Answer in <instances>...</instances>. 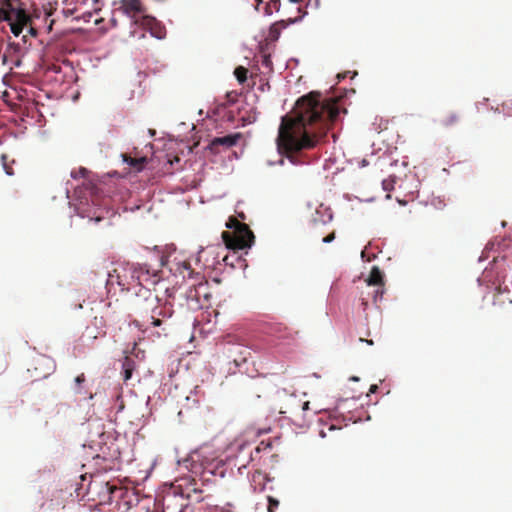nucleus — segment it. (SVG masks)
Returning <instances> with one entry per match:
<instances>
[{"label": "nucleus", "mask_w": 512, "mask_h": 512, "mask_svg": "<svg viewBox=\"0 0 512 512\" xmlns=\"http://www.w3.org/2000/svg\"><path fill=\"white\" fill-rule=\"evenodd\" d=\"M337 102L321 99L318 92H310L296 102L294 116L282 117L277 146L282 154L312 149L325 137L339 116Z\"/></svg>", "instance_id": "nucleus-1"}, {"label": "nucleus", "mask_w": 512, "mask_h": 512, "mask_svg": "<svg viewBox=\"0 0 512 512\" xmlns=\"http://www.w3.org/2000/svg\"><path fill=\"white\" fill-rule=\"evenodd\" d=\"M226 227L232 230L222 232V239L228 249L243 250L253 245L255 236L247 224L236 217H229Z\"/></svg>", "instance_id": "nucleus-2"}, {"label": "nucleus", "mask_w": 512, "mask_h": 512, "mask_svg": "<svg viewBox=\"0 0 512 512\" xmlns=\"http://www.w3.org/2000/svg\"><path fill=\"white\" fill-rule=\"evenodd\" d=\"M7 22L11 32L17 37L31 19L18 0H0V22Z\"/></svg>", "instance_id": "nucleus-3"}, {"label": "nucleus", "mask_w": 512, "mask_h": 512, "mask_svg": "<svg viewBox=\"0 0 512 512\" xmlns=\"http://www.w3.org/2000/svg\"><path fill=\"white\" fill-rule=\"evenodd\" d=\"M145 303V308L141 312L145 330L166 325L167 320L174 314L173 305L170 302L162 303L157 297L146 298Z\"/></svg>", "instance_id": "nucleus-4"}, {"label": "nucleus", "mask_w": 512, "mask_h": 512, "mask_svg": "<svg viewBox=\"0 0 512 512\" xmlns=\"http://www.w3.org/2000/svg\"><path fill=\"white\" fill-rule=\"evenodd\" d=\"M136 264L122 263L116 266V285L122 291H130L137 287L136 283Z\"/></svg>", "instance_id": "nucleus-5"}, {"label": "nucleus", "mask_w": 512, "mask_h": 512, "mask_svg": "<svg viewBox=\"0 0 512 512\" xmlns=\"http://www.w3.org/2000/svg\"><path fill=\"white\" fill-rule=\"evenodd\" d=\"M115 5H117L116 10L126 15L133 24L147 12L142 0H119L115 2Z\"/></svg>", "instance_id": "nucleus-6"}, {"label": "nucleus", "mask_w": 512, "mask_h": 512, "mask_svg": "<svg viewBox=\"0 0 512 512\" xmlns=\"http://www.w3.org/2000/svg\"><path fill=\"white\" fill-rule=\"evenodd\" d=\"M134 25L149 31L153 37L158 39L165 37V27L155 17L148 15L147 12L139 20H136Z\"/></svg>", "instance_id": "nucleus-7"}, {"label": "nucleus", "mask_w": 512, "mask_h": 512, "mask_svg": "<svg viewBox=\"0 0 512 512\" xmlns=\"http://www.w3.org/2000/svg\"><path fill=\"white\" fill-rule=\"evenodd\" d=\"M241 139H242V134L239 132L234 133V134L225 135L222 137H215L210 142L209 149L211 150L212 153L218 154L221 152L220 147H223L224 149L231 148V147L237 145V143Z\"/></svg>", "instance_id": "nucleus-8"}, {"label": "nucleus", "mask_w": 512, "mask_h": 512, "mask_svg": "<svg viewBox=\"0 0 512 512\" xmlns=\"http://www.w3.org/2000/svg\"><path fill=\"white\" fill-rule=\"evenodd\" d=\"M136 283L137 286L146 284H156L159 280L158 271L150 269L146 264L136 265Z\"/></svg>", "instance_id": "nucleus-9"}, {"label": "nucleus", "mask_w": 512, "mask_h": 512, "mask_svg": "<svg viewBox=\"0 0 512 512\" xmlns=\"http://www.w3.org/2000/svg\"><path fill=\"white\" fill-rule=\"evenodd\" d=\"M105 327L106 322L104 318L95 316L91 322V326H87L85 332L88 338L95 340L106 334Z\"/></svg>", "instance_id": "nucleus-10"}, {"label": "nucleus", "mask_w": 512, "mask_h": 512, "mask_svg": "<svg viewBox=\"0 0 512 512\" xmlns=\"http://www.w3.org/2000/svg\"><path fill=\"white\" fill-rule=\"evenodd\" d=\"M366 282H367V285H369V286H377V290L375 291V295H374V300L376 301L378 295H380V297H381L383 294V285L384 284H383V274H382L381 270L378 267L374 266L371 269Z\"/></svg>", "instance_id": "nucleus-11"}, {"label": "nucleus", "mask_w": 512, "mask_h": 512, "mask_svg": "<svg viewBox=\"0 0 512 512\" xmlns=\"http://www.w3.org/2000/svg\"><path fill=\"white\" fill-rule=\"evenodd\" d=\"M206 288L207 282L200 281L198 284H193L187 292V298L199 302L201 297L200 292Z\"/></svg>", "instance_id": "nucleus-12"}, {"label": "nucleus", "mask_w": 512, "mask_h": 512, "mask_svg": "<svg viewBox=\"0 0 512 512\" xmlns=\"http://www.w3.org/2000/svg\"><path fill=\"white\" fill-rule=\"evenodd\" d=\"M123 160L126 162L129 166L135 168L138 171H141L144 167V164L146 163L145 157L140 158H133L127 154H123Z\"/></svg>", "instance_id": "nucleus-13"}, {"label": "nucleus", "mask_w": 512, "mask_h": 512, "mask_svg": "<svg viewBox=\"0 0 512 512\" xmlns=\"http://www.w3.org/2000/svg\"><path fill=\"white\" fill-rule=\"evenodd\" d=\"M177 266L178 267H177L176 271H178L183 276V278H185L186 276H188L189 278H192L194 271L192 270L189 262L183 261L181 263H177Z\"/></svg>", "instance_id": "nucleus-14"}, {"label": "nucleus", "mask_w": 512, "mask_h": 512, "mask_svg": "<svg viewBox=\"0 0 512 512\" xmlns=\"http://www.w3.org/2000/svg\"><path fill=\"white\" fill-rule=\"evenodd\" d=\"M289 404L292 411L294 410H301L306 411L309 409V401H305L302 404H300V401L296 399V397H290L289 398Z\"/></svg>", "instance_id": "nucleus-15"}, {"label": "nucleus", "mask_w": 512, "mask_h": 512, "mask_svg": "<svg viewBox=\"0 0 512 512\" xmlns=\"http://www.w3.org/2000/svg\"><path fill=\"white\" fill-rule=\"evenodd\" d=\"M247 73H248V70L243 66H238L234 70V75L237 78L238 82L241 84L247 80Z\"/></svg>", "instance_id": "nucleus-16"}, {"label": "nucleus", "mask_w": 512, "mask_h": 512, "mask_svg": "<svg viewBox=\"0 0 512 512\" xmlns=\"http://www.w3.org/2000/svg\"><path fill=\"white\" fill-rule=\"evenodd\" d=\"M458 120L459 117L455 113H449L442 118L441 123L443 126L449 127L456 124Z\"/></svg>", "instance_id": "nucleus-17"}, {"label": "nucleus", "mask_w": 512, "mask_h": 512, "mask_svg": "<svg viewBox=\"0 0 512 512\" xmlns=\"http://www.w3.org/2000/svg\"><path fill=\"white\" fill-rule=\"evenodd\" d=\"M288 23H286L284 20L280 21V22H277L275 24H273L271 26V34L273 35V37L277 38L280 34V30L283 29V28H286Z\"/></svg>", "instance_id": "nucleus-18"}, {"label": "nucleus", "mask_w": 512, "mask_h": 512, "mask_svg": "<svg viewBox=\"0 0 512 512\" xmlns=\"http://www.w3.org/2000/svg\"><path fill=\"white\" fill-rule=\"evenodd\" d=\"M122 369H129V370H135L136 369V362L133 357L125 356L122 362Z\"/></svg>", "instance_id": "nucleus-19"}, {"label": "nucleus", "mask_w": 512, "mask_h": 512, "mask_svg": "<svg viewBox=\"0 0 512 512\" xmlns=\"http://www.w3.org/2000/svg\"><path fill=\"white\" fill-rule=\"evenodd\" d=\"M267 501H268L267 511L268 512H276L279 507V504H280L279 501L272 496H267Z\"/></svg>", "instance_id": "nucleus-20"}, {"label": "nucleus", "mask_w": 512, "mask_h": 512, "mask_svg": "<svg viewBox=\"0 0 512 512\" xmlns=\"http://www.w3.org/2000/svg\"><path fill=\"white\" fill-rule=\"evenodd\" d=\"M273 7L276 9V11H278L280 8V1L279 0H271L269 3H267L265 6V13L267 15H271Z\"/></svg>", "instance_id": "nucleus-21"}, {"label": "nucleus", "mask_w": 512, "mask_h": 512, "mask_svg": "<svg viewBox=\"0 0 512 512\" xmlns=\"http://www.w3.org/2000/svg\"><path fill=\"white\" fill-rule=\"evenodd\" d=\"M114 275H116V267L111 272L108 273L106 286L109 290L116 284V277Z\"/></svg>", "instance_id": "nucleus-22"}, {"label": "nucleus", "mask_w": 512, "mask_h": 512, "mask_svg": "<svg viewBox=\"0 0 512 512\" xmlns=\"http://www.w3.org/2000/svg\"><path fill=\"white\" fill-rule=\"evenodd\" d=\"M262 65L265 66L266 68H269V69L272 68V60H271V57L269 55H264L262 57Z\"/></svg>", "instance_id": "nucleus-23"}, {"label": "nucleus", "mask_w": 512, "mask_h": 512, "mask_svg": "<svg viewBox=\"0 0 512 512\" xmlns=\"http://www.w3.org/2000/svg\"><path fill=\"white\" fill-rule=\"evenodd\" d=\"M132 374H133V370L122 369V375H123L124 381H128L132 377Z\"/></svg>", "instance_id": "nucleus-24"}, {"label": "nucleus", "mask_w": 512, "mask_h": 512, "mask_svg": "<svg viewBox=\"0 0 512 512\" xmlns=\"http://www.w3.org/2000/svg\"><path fill=\"white\" fill-rule=\"evenodd\" d=\"M335 239V231L329 233L326 237L322 239L323 243H331Z\"/></svg>", "instance_id": "nucleus-25"}, {"label": "nucleus", "mask_w": 512, "mask_h": 512, "mask_svg": "<svg viewBox=\"0 0 512 512\" xmlns=\"http://www.w3.org/2000/svg\"><path fill=\"white\" fill-rule=\"evenodd\" d=\"M271 448V444L270 443H265L264 441H262L256 448V450L258 452L260 451H263V450H266V449H270Z\"/></svg>", "instance_id": "nucleus-26"}, {"label": "nucleus", "mask_w": 512, "mask_h": 512, "mask_svg": "<svg viewBox=\"0 0 512 512\" xmlns=\"http://www.w3.org/2000/svg\"><path fill=\"white\" fill-rule=\"evenodd\" d=\"M191 492L197 496L196 497L197 502H201L203 500V498L200 496L202 493V490H200L198 488H192Z\"/></svg>", "instance_id": "nucleus-27"}, {"label": "nucleus", "mask_w": 512, "mask_h": 512, "mask_svg": "<svg viewBox=\"0 0 512 512\" xmlns=\"http://www.w3.org/2000/svg\"><path fill=\"white\" fill-rule=\"evenodd\" d=\"M382 184H383L384 190L389 191L392 189V181L384 180Z\"/></svg>", "instance_id": "nucleus-28"}, {"label": "nucleus", "mask_w": 512, "mask_h": 512, "mask_svg": "<svg viewBox=\"0 0 512 512\" xmlns=\"http://www.w3.org/2000/svg\"><path fill=\"white\" fill-rule=\"evenodd\" d=\"M85 381V376L84 374H80L78 375L76 378H75V382L80 385L82 382Z\"/></svg>", "instance_id": "nucleus-29"}, {"label": "nucleus", "mask_w": 512, "mask_h": 512, "mask_svg": "<svg viewBox=\"0 0 512 512\" xmlns=\"http://www.w3.org/2000/svg\"><path fill=\"white\" fill-rule=\"evenodd\" d=\"M377 390H378V385H376V384L371 385L369 388L370 393H375Z\"/></svg>", "instance_id": "nucleus-30"}, {"label": "nucleus", "mask_w": 512, "mask_h": 512, "mask_svg": "<svg viewBox=\"0 0 512 512\" xmlns=\"http://www.w3.org/2000/svg\"><path fill=\"white\" fill-rule=\"evenodd\" d=\"M283 338H291L292 337V334L291 333H287V335L285 336H282Z\"/></svg>", "instance_id": "nucleus-31"}, {"label": "nucleus", "mask_w": 512, "mask_h": 512, "mask_svg": "<svg viewBox=\"0 0 512 512\" xmlns=\"http://www.w3.org/2000/svg\"><path fill=\"white\" fill-rule=\"evenodd\" d=\"M137 327H141L138 320H134L133 322Z\"/></svg>", "instance_id": "nucleus-32"}, {"label": "nucleus", "mask_w": 512, "mask_h": 512, "mask_svg": "<svg viewBox=\"0 0 512 512\" xmlns=\"http://www.w3.org/2000/svg\"><path fill=\"white\" fill-rule=\"evenodd\" d=\"M280 413L281 414H286L287 413V410H283L282 407L280 408Z\"/></svg>", "instance_id": "nucleus-33"}, {"label": "nucleus", "mask_w": 512, "mask_h": 512, "mask_svg": "<svg viewBox=\"0 0 512 512\" xmlns=\"http://www.w3.org/2000/svg\"><path fill=\"white\" fill-rule=\"evenodd\" d=\"M239 217H240L241 219H243V220H244V219H245V215H244V213H240V214H239Z\"/></svg>", "instance_id": "nucleus-34"}, {"label": "nucleus", "mask_w": 512, "mask_h": 512, "mask_svg": "<svg viewBox=\"0 0 512 512\" xmlns=\"http://www.w3.org/2000/svg\"><path fill=\"white\" fill-rule=\"evenodd\" d=\"M509 303H510V306H511V307H510V314H511V316H512V300H510V301H509Z\"/></svg>", "instance_id": "nucleus-35"}, {"label": "nucleus", "mask_w": 512, "mask_h": 512, "mask_svg": "<svg viewBox=\"0 0 512 512\" xmlns=\"http://www.w3.org/2000/svg\"><path fill=\"white\" fill-rule=\"evenodd\" d=\"M302 0H290V2H293V3H299L301 2Z\"/></svg>", "instance_id": "nucleus-36"}, {"label": "nucleus", "mask_w": 512, "mask_h": 512, "mask_svg": "<svg viewBox=\"0 0 512 512\" xmlns=\"http://www.w3.org/2000/svg\"><path fill=\"white\" fill-rule=\"evenodd\" d=\"M369 345H372L373 344V341L372 340H365Z\"/></svg>", "instance_id": "nucleus-37"}, {"label": "nucleus", "mask_w": 512, "mask_h": 512, "mask_svg": "<svg viewBox=\"0 0 512 512\" xmlns=\"http://www.w3.org/2000/svg\"><path fill=\"white\" fill-rule=\"evenodd\" d=\"M186 497H187V498H191V497H192V494H191V493H188Z\"/></svg>", "instance_id": "nucleus-38"}, {"label": "nucleus", "mask_w": 512, "mask_h": 512, "mask_svg": "<svg viewBox=\"0 0 512 512\" xmlns=\"http://www.w3.org/2000/svg\"><path fill=\"white\" fill-rule=\"evenodd\" d=\"M234 362L236 363V365H239V362L237 359H234Z\"/></svg>", "instance_id": "nucleus-39"}, {"label": "nucleus", "mask_w": 512, "mask_h": 512, "mask_svg": "<svg viewBox=\"0 0 512 512\" xmlns=\"http://www.w3.org/2000/svg\"><path fill=\"white\" fill-rule=\"evenodd\" d=\"M258 1V4H261L262 3V0H257Z\"/></svg>", "instance_id": "nucleus-40"}]
</instances>
